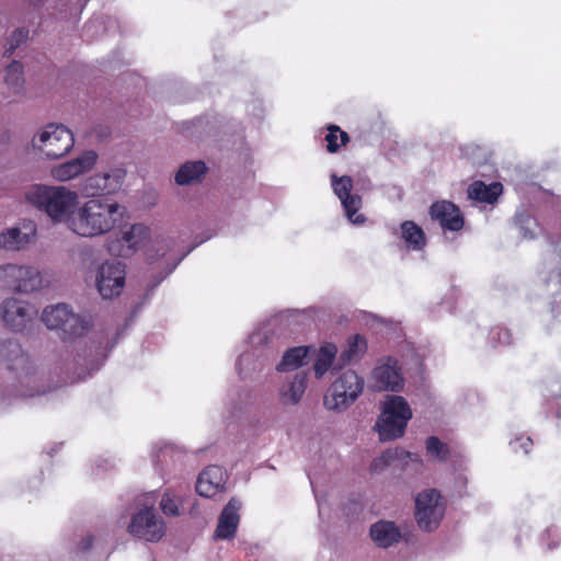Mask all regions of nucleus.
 I'll use <instances>...</instances> for the list:
<instances>
[{
	"instance_id": "nucleus-1",
	"label": "nucleus",
	"mask_w": 561,
	"mask_h": 561,
	"mask_svg": "<svg viewBox=\"0 0 561 561\" xmlns=\"http://www.w3.org/2000/svg\"><path fill=\"white\" fill-rule=\"evenodd\" d=\"M42 321L50 330H59L64 342H72V351H77L71 362L65 363V370L73 374V379L82 380L100 369L106 359L110 347L101 341L82 345L77 339L84 335L92 327L90 314L75 313L66 304L48 306L42 313Z\"/></svg>"
},
{
	"instance_id": "nucleus-2",
	"label": "nucleus",
	"mask_w": 561,
	"mask_h": 561,
	"mask_svg": "<svg viewBox=\"0 0 561 561\" xmlns=\"http://www.w3.org/2000/svg\"><path fill=\"white\" fill-rule=\"evenodd\" d=\"M122 216V206L117 202L91 198L75 208L69 229L83 238L100 237L108 233Z\"/></svg>"
},
{
	"instance_id": "nucleus-3",
	"label": "nucleus",
	"mask_w": 561,
	"mask_h": 561,
	"mask_svg": "<svg viewBox=\"0 0 561 561\" xmlns=\"http://www.w3.org/2000/svg\"><path fill=\"white\" fill-rule=\"evenodd\" d=\"M0 360L15 371L20 397H35L51 389L46 383L44 370H39L13 339H0Z\"/></svg>"
},
{
	"instance_id": "nucleus-4",
	"label": "nucleus",
	"mask_w": 561,
	"mask_h": 561,
	"mask_svg": "<svg viewBox=\"0 0 561 561\" xmlns=\"http://www.w3.org/2000/svg\"><path fill=\"white\" fill-rule=\"evenodd\" d=\"M24 197L53 222H69L78 203V194L62 185L32 184L25 190Z\"/></svg>"
},
{
	"instance_id": "nucleus-5",
	"label": "nucleus",
	"mask_w": 561,
	"mask_h": 561,
	"mask_svg": "<svg viewBox=\"0 0 561 561\" xmlns=\"http://www.w3.org/2000/svg\"><path fill=\"white\" fill-rule=\"evenodd\" d=\"M411 417V409L403 397H389L383 403L382 412L375 425L379 439L381 442H390L403 436Z\"/></svg>"
},
{
	"instance_id": "nucleus-6",
	"label": "nucleus",
	"mask_w": 561,
	"mask_h": 561,
	"mask_svg": "<svg viewBox=\"0 0 561 561\" xmlns=\"http://www.w3.org/2000/svg\"><path fill=\"white\" fill-rule=\"evenodd\" d=\"M252 351L243 352L236 364L238 375L248 378L261 371L278 354V344L264 332H255L250 336Z\"/></svg>"
},
{
	"instance_id": "nucleus-7",
	"label": "nucleus",
	"mask_w": 561,
	"mask_h": 561,
	"mask_svg": "<svg viewBox=\"0 0 561 561\" xmlns=\"http://www.w3.org/2000/svg\"><path fill=\"white\" fill-rule=\"evenodd\" d=\"M33 148L47 159H59L67 154L75 145L72 133L60 124H48L33 137Z\"/></svg>"
},
{
	"instance_id": "nucleus-8",
	"label": "nucleus",
	"mask_w": 561,
	"mask_h": 561,
	"mask_svg": "<svg viewBox=\"0 0 561 561\" xmlns=\"http://www.w3.org/2000/svg\"><path fill=\"white\" fill-rule=\"evenodd\" d=\"M363 389L364 379L356 371L348 369L331 385L324 396V407L328 410H345L357 400Z\"/></svg>"
},
{
	"instance_id": "nucleus-9",
	"label": "nucleus",
	"mask_w": 561,
	"mask_h": 561,
	"mask_svg": "<svg viewBox=\"0 0 561 561\" xmlns=\"http://www.w3.org/2000/svg\"><path fill=\"white\" fill-rule=\"evenodd\" d=\"M42 287L43 277L35 267L16 264L0 266V288L27 294Z\"/></svg>"
},
{
	"instance_id": "nucleus-10",
	"label": "nucleus",
	"mask_w": 561,
	"mask_h": 561,
	"mask_svg": "<svg viewBox=\"0 0 561 561\" xmlns=\"http://www.w3.org/2000/svg\"><path fill=\"white\" fill-rule=\"evenodd\" d=\"M445 514V503L436 489H427L415 497V519L425 531L436 529Z\"/></svg>"
},
{
	"instance_id": "nucleus-11",
	"label": "nucleus",
	"mask_w": 561,
	"mask_h": 561,
	"mask_svg": "<svg viewBox=\"0 0 561 561\" xmlns=\"http://www.w3.org/2000/svg\"><path fill=\"white\" fill-rule=\"evenodd\" d=\"M126 176L122 167H111L85 179L82 192L92 198L115 194L121 190Z\"/></svg>"
},
{
	"instance_id": "nucleus-12",
	"label": "nucleus",
	"mask_w": 561,
	"mask_h": 561,
	"mask_svg": "<svg viewBox=\"0 0 561 561\" xmlns=\"http://www.w3.org/2000/svg\"><path fill=\"white\" fill-rule=\"evenodd\" d=\"M125 265L116 260L103 262L96 270L94 284L104 299L118 296L125 285Z\"/></svg>"
},
{
	"instance_id": "nucleus-13",
	"label": "nucleus",
	"mask_w": 561,
	"mask_h": 561,
	"mask_svg": "<svg viewBox=\"0 0 561 561\" xmlns=\"http://www.w3.org/2000/svg\"><path fill=\"white\" fill-rule=\"evenodd\" d=\"M404 379L399 362L393 357L379 358L370 375V387L375 391L402 390Z\"/></svg>"
},
{
	"instance_id": "nucleus-14",
	"label": "nucleus",
	"mask_w": 561,
	"mask_h": 561,
	"mask_svg": "<svg viewBox=\"0 0 561 561\" xmlns=\"http://www.w3.org/2000/svg\"><path fill=\"white\" fill-rule=\"evenodd\" d=\"M552 249L545 255L538 278L553 295L561 294V236L558 240L547 232Z\"/></svg>"
},
{
	"instance_id": "nucleus-15",
	"label": "nucleus",
	"mask_w": 561,
	"mask_h": 561,
	"mask_svg": "<svg viewBox=\"0 0 561 561\" xmlns=\"http://www.w3.org/2000/svg\"><path fill=\"white\" fill-rule=\"evenodd\" d=\"M4 324L12 331L26 330L37 318L35 306L16 298L5 299L0 307Z\"/></svg>"
},
{
	"instance_id": "nucleus-16",
	"label": "nucleus",
	"mask_w": 561,
	"mask_h": 561,
	"mask_svg": "<svg viewBox=\"0 0 561 561\" xmlns=\"http://www.w3.org/2000/svg\"><path fill=\"white\" fill-rule=\"evenodd\" d=\"M331 186L334 194L341 201L347 219L353 225H363L366 221V217L363 214H358L362 207V197L357 194H352V178L348 175L337 176L335 173H332Z\"/></svg>"
},
{
	"instance_id": "nucleus-17",
	"label": "nucleus",
	"mask_w": 561,
	"mask_h": 561,
	"mask_svg": "<svg viewBox=\"0 0 561 561\" xmlns=\"http://www.w3.org/2000/svg\"><path fill=\"white\" fill-rule=\"evenodd\" d=\"M165 525L158 518L151 507H146L135 514L128 525V531L146 541L157 542L164 536Z\"/></svg>"
},
{
	"instance_id": "nucleus-18",
	"label": "nucleus",
	"mask_w": 561,
	"mask_h": 561,
	"mask_svg": "<svg viewBox=\"0 0 561 561\" xmlns=\"http://www.w3.org/2000/svg\"><path fill=\"white\" fill-rule=\"evenodd\" d=\"M428 215L432 220L439 224L444 231H459L465 225L459 207L449 201L434 202L430 207Z\"/></svg>"
},
{
	"instance_id": "nucleus-19",
	"label": "nucleus",
	"mask_w": 561,
	"mask_h": 561,
	"mask_svg": "<svg viewBox=\"0 0 561 561\" xmlns=\"http://www.w3.org/2000/svg\"><path fill=\"white\" fill-rule=\"evenodd\" d=\"M98 160V153L94 150H88L79 157L55 165L51 169L54 179L65 182L69 181L89 170H91Z\"/></svg>"
},
{
	"instance_id": "nucleus-20",
	"label": "nucleus",
	"mask_w": 561,
	"mask_h": 561,
	"mask_svg": "<svg viewBox=\"0 0 561 561\" xmlns=\"http://www.w3.org/2000/svg\"><path fill=\"white\" fill-rule=\"evenodd\" d=\"M242 502L237 497H231L229 502L222 508L218 524L214 531L215 540H230L234 538L239 523H240V510Z\"/></svg>"
},
{
	"instance_id": "nucleus-21",
	"label": "nucleus",
	"mask_w": 561,
	"mask_h": 561,
	"mask_svg": "<svg viewBox=\"0 0 561 561\" xmlns=\"http://www.w3.org/2000/svg\"><path fill=\"white\" fill-rule=\"evenodd\" d=\"M227 472L220 466L206 467L196 481V492L204 497H213L225 489Z\"/></svg>"
},
{
	"instance_id": "nucleus-22",
	"label": "nucleus",
	"mask_w": 561,
	"mask_h": 561,
	"mask_svg": "<svg viewBox=\"0 0 561 561\" xmlns=\"http://www.w3.org/2000/svg\"><path fill=\"white\" fill-rule=\"evenodd\" d=\"M369 537L378 548L388 549L401 541L402 533L394 522L380 519L370 525Z\"/></svg>"
},
{
	"instance_id": "nucleus-23",
	"label": "nucleus",
	"mask_w": 561,
	"mask_h": 561,
	"mask_svg": "<svg viewBox=\"0 0 561 561\" xmlns=\"http://www.w3.org/2000/svg\"><path fill=\"white\" fill-rule=\"evenodd\" d=\"M308 373L298 371L287 379L278 390L279 401L285 405L298 404L306 391Z\"/></svg>"
},
{
	"instance_id": "nucleus-24",
	"label": "nucleus",
	"mask_w": 561,
	"mask_h": 561,
	"mask_svg": "<svg viewBox=\"0 0 561 561\" xmlns=\"http://www.w3.org/2000/svg\"><path fill=\"white\" fill-rule=\"evenodd\" d=\"M207 172L208 168L204 161H186L179 168L174 180L178 185H191L199 183Z\"/></svg>"
},
{
	"instance_id": "nucleus-25",
	"label": "nucleus",
	"mask_w": 561,
	"mask_h": 561,
	"mask_svg": "<svg viewBox=\"0 0 561 561\" xmlns=\"http://www.w3.org/2000/svg\"><path fill=\"white\" fill-rule=\"evenodd\" d=\"M503 185L500 182L485 184L482 181H476L468 187L469 198L479 203L493 204L502 194Z\"/></svg>"
},
{
	"instance_id": "nucleus-26",
	"label": "nucleus",
	"mask_w": 561,
	"mask_h": 561,
	"mask_svg": "<svg viewBox=\"0 0 561 561\" xmlns=\"http://www.w3.org/2000/svg\"><path fill=\"white\" fill-rule=\"evenodd\" d=\"M310 350L313 348L311 346H296L287 350L282 360L276 365V370L287 373L300 368L307 363Z\"/></svg>"
},
{
	"instance_id": "nucleus-27",
	"label": "nucleus",
	"mask_w": 561,
	"mask_h": 561,
	"mask_svg": "<svg viewBox=\"0 0 561 561\" xmlns=\"http://www.w3.org/2000/svg\"><path fill=\"white\" fill-rule=\"evenodd\" d=\"M366 350L367 343L362 335L356 334L350 337L345 348L340 354L339 362L341 365L339 366V369L344 365L358 362L366 353Z\"/></svg>"
},
{
	"instance_id": "nucleus-28",
	"label": "nucleus",
	"mask_w": 561,
	"mask_h": 561,
	"mask_svg": "<svg viewBox=\"0 0 561 561\" xmlns=\"http://www.w3.org/2000/svg\"><path fill=\"white\" fill-rule=\"evenodd\" d=\"M401 238L408 248L413 251H421L426 245V236L423 229L412 220L401 224Z\"/></svg>"
},
{
	"instance_id": "nucleus-29",
	"label": "nucleus",
	"mask_w": 561,
	"mask_h": 561,
	"mask_svg": "<svg viewBox=\"0 0 561 561\" xmlns=\"http://www.w3.org/2000/svg\"><path fill=\"white\" fill-rule=\"evenodd\" d=\"M336 353L337 348L334 344L328 343L320 347L313 364V371L317 379H321L331 368Z\"/></svg>"
},
{
	"instance_id": "nucleus-30",
	"label": "nucleus",
	"mask_w": 561,
	"mask_h": 561,
	"mask_svg": "<svg viewBox=\"0 0 561 561\" xmlns=\"http://www.w3.org/2000/svg\"><path fill=\"white\" fill-rule=\"evenodd\" d=\"M30 241L27 233H22L19 228H9L0 233V248L9 251L22 249Z\"/></svg>"
},
{
	"instance_id": "nucleus-31",
	"label": "nucleus",
	"mask_w": 561,
	"mask_h": 561,
	"mask_svg": "<svg viewBox=\"0 0 561 561\" xmlns=\"http://www.w3.org/2000/svg\"><path fill=\"white\" fill-rule=\"evenodd\" d=\"M147 237L148 228L142 224H134L129 229L123 231L119 241L127 247L128 251H135Z\"/></svg>"
},
{
	"instance_id": "nucleus-32",
	"label": "nucleus",
	"mask_w": 561,
	"mask_h": 561,
	"mask_svg": "<svg viewBox=\"0 0 561 561\" xmlns=\"http://www.w3.org/2000/svg\"><path fill=\"white\" fill-rule=\"evenodd\" d=\"M5 84L14 92H20L24 85V71L23 65L13 60L5 69L4 75Z\"/></svg>"
},
{
	"instance_id": "nucleus-33",
	"label": "nucleus",
	"mask_w": 561,
	"mask_h": 561,
	"mask_svg": "<svg viewBox=\"0 0 561 561\" xmlns=\"http://www.w3.org/2000/svg\"><path fill=\"white\" fill-rule=\"evenodd\" d=\"M515 224L518 227L522 236L526 239H534L537 236V233L541 231V228H539L537 220L524 213L516 214Z\"/></svg>"
},
{
	"instance_id": "nucleus-34",
	"label": "nucleus",
	"mask_w": 561,
	"mask_h": 561,
	"mask_svg": "<svg viewBox=\"0 0 561 561\" xmlns=\"http://www.w3.org/2000/svg\"><path fill=\"white\" fill-rule=\"evenodd\" d=\"M350 140V136L346 131H343L336 125H330L328 127V134L325 136L327 150L334 153L339 150L341 145H346Z\"/></svg>"
},
{
	"instance_id": "nucleus-35",
	"label": "nucleus",
	"mask_w": 561,
	"mask_h": 561,
	"mask_svg": "<svg viewBox=\"0 0 561 561\" xmlns=\"http://www.w3.org/2000/svg\"><path fill=\"white\" fill-rule=\"evenodd\" d=\"M174 245V240L170 237L161 238L160 240H157L154 244L152 245V249L148 251V260L150 262L157 261L159 259L167 257Z\"/></svg>"
},
{
	"instance_id": "nucleus-36",
	"label": "nucleus",
	"mask_w": 561,
	"mask_h": 561,
	"mask_svg": "<svg viewBox=\"0 0 561 561\" xmlns=\"http://www.w3.org/2000/svg\"><path fill=\"white\" fill-rule=\"evenodd\" d=\"M426 450L431 457L439 461H445L450 455V450L447 444L439 440L436 436H430L426 439Z\"/></svg>"
},
{
	"instance_id": "nucleus-37",
	"label": "nucleus",
	"mask_w": 561,
	"mask_h": 561,
	"mask_svg": "<svg viewBox=\"0 0 561 561\" xmlns=\"http://www.w3.org/2000/svg\"><path fill=\"white\" fill-rule=\"evenodd\" d=\"M28 38V30L25 27L15 28L10 37L7 39V43L3 46V56L10 57L14 50L20 47L23 43H25Z\"/></svg>"
},
{
	"instance_id": "nucleus-38",
	"label": "nucleus",
	"mask_w": 561,
	"mask_h": 561,
	"mask_svg": "<svg viewBox=\"0 0 561 561\" xmlns=\"http://www.w3.org/2000/svg\"><path fill=\"white\" fill-rule=\"evenodd\" d=\"M174 448L170 444H156L152 449V461L157 468L162 467L168 458L174 455Z\"/></svg>"
},
{
	"instance_id": "nucleus-39",
	"label": "nucleus",
	"mask_w": 561,
	"mask_h": 561,
	"mask_svg": "<svg viewBox=\"0 0 561 561\" xmlns=\"http://www.w3.org/2000/svg\"><path fill=\"white\" fill-rule=\"evenodd\" d=\"M179 502V497L172 495L170 492H165L161 497L160 508L167 516H179L181 514Z\"/></svg>"
},
{
	"instance_id": "nucleus-40",
	"label": "nucleus",
	"mask_w": 561,
	"mask_h": 561,
	"mask_svg": "<svg viewBox=\"0 0 561 561\" xmlns=\"http://www.w3.org/2000/svg\"><path fill=\"white\" fill-rule=\"evenodd\" d=\"M193 249H194V247L188 248L187 251H185L184 253H182L180 256H176V257H173L171 255L168 256L165 271L163 273H160L159 276L154 279L153 284L151 285V289L156 288L167 276H169L176 268V266L181 263V261L191 251H193Z\"/></svg>"
},
{
	"instance_id": "nucleus-41",
	"label": "nucleus",
	"mask_w": 561,
	"mask_h": 561,
	"mask_svg": "<svg viewBox=\"0 0 561 561\" xmlns=\"http://www.w3.org/2000/svg\"><path fill=\"white\" fill-rule=\"evenodd\" d=\"M511 339V332L506 328L494 327L490 330L489 342L494 347L501 345H510Z\"/></svg>"
},
{
	"instance_id": "nucleus-42",
	"label": "nucleus",
	"mask_w": 561,
	"mask_h": 561,
	"mask_svg": "<svg viewBox=\"0 0 561 561\" xmlns=\"http://www.w3.org/2000/svg\"><path fill=\"white\" fill-rule=\"evenodd\" d=\"M400 453L401 451L399 449H387L373 461V469L377 470L379 468L382 469L383 467H387L392 460L400 457Z\"/></svg>"
},
{
	"instance_id": "nucleus-43",
	"label": "nucleus",
	"mask_w": 561,
	"mask_h": 561,
	"mask_svg": "<svg viewBox=\"0 0 561 561\" xmlns=\"http://www.w3.org/2000/svg\"><path fill=\"white\" fill-rule=\"evenodd\" d=\"M510 445L515 453L522 449L527 455L529 453V448L533 445V440L530 437L520 436L515 438L514 440H511Z\"/></svg>"
},
{
	"instance_id": "nucleus-44",
	"label": "nucleus",
	"mask_w": 561,
	"mask_h": 561,
	"mask_svg": "<svg viewBox=\"0 0 561 561\" xmlns=\"http://www.w3.org/2000/svg\"><path fill=\"white\" fill-rule=\"evenodd\" d=\"M343 511L345 512V514L347 516L348 515L355 516V515H358L362 513L363 505L357 500H350L348 503L344 506Z\"/></svg>"
},
{
	"instance_id": "nucleus-45",
	"label": "nucleus",
	"mask_w": 561,
	"mask_h": 561,
	"mask_svg": "<svg viewBox=\"0 0 561 561\" xmlns=\"http://www.w3.org/2000/svg\"><path fill=\"white\" fill-rule=\"evenodd\" d=\"M546 536L557 538V540H552L551 542L547 543V547L549 550L556 548L559 545V537H558L557 530L554 528H552V527L547 528V530L545 531V534L541 537L542 541H545Z\"/></svg>"
},
{
	"instance_id": "nucleus-46",
	"label": "nucleus",
	"mask_w": 561,
	"mask_h": 561,
	"mask_svg": "<svg viewBox=\"0 0 561 561\" xmlns=\"http://www.w3.org/2000/svg\"><path fill=\"white\" fill-rule=\"evenodd\" d=\"M93 542V537L91 535L85 536L82 538L80 545L78 546V550L81 552L88 551Z\"/></svg>"
},
{
	"instance_id": "nucleus-47",
	"label": "nucleus",
	"mask_w": 561,
	"mask_h": 561,
	"mask_svg": "<svg viewBox=\"0 0 561 561\" xmlns=\"http://www.w3.org/2000/svg\"><path fill=\"white\" fill-rule=\"evenodd\" d=\"M205 123H208L206 117H197L193 121V125L196 127V128H202L204 126Z\"/></svg>"
},
{
	"instance_id": "nucleus-48",
	"label": "nucleus",
	"mask_w": 561,
	"mask_h": 561,
	"mask_svg": "<svg viewBox=\"0 0 561 561\" xmlns=\"http://www.w3.org/2000/svg\"><path fill=\"white\" fill-rule=\"evenodd\" d=\"M101 462H104V465H105V466H104V469H110V468H112V467H113V466H112V463H111L108 460H106V459H102V460H98V461H96V469H98V470H99V469H101V468H103V466H102V463H101Z\"/></svg>"
},
{
	"instance_id": "nucleus-49",
	"label": "nucleus",
	"mask_w": 561,
	"mask_h": 561,
	"mask_svg": "<svg viewBox=\"0 0 561 561\" xmlns=\"http://www.w3.org/2000/svg\"><path fill=\"white\" fill-rule=\"evenodd\" d=\"M551 314L556 319L561 316V307H556L554 304L551 306Z\"/></svg>"
},
{
	"instance_id": "nucleus-50",
	"label": "nucleus",
	"mask_w": 561,
	"mask_h": 561,
	"mask_svg": "<svg viewBox=\"0 0 561 561\" xmlns=\"http://www.w3.org/2000/svg\"><path fill=\"white\" fill-rule=\"evenodd\" d=\"M94 25V21H90L88 22L85 25H84V31L88 33L90 32V30L92 28V26Z\"/></svg>"
},
{
	"instance_id": "nucleus-51",
	"label": "nucleus",
	"mask_w": 561,
	"mask_h": 561,
	"mask_svg": "<svg viewBox=\"0 0 561 561\" xmlns=\"http://www.w3.org/2000/svg\"><path fill=\"white\" fill-rule=\"evenodd\" d=\"M300 314H301L300 312L296 311L294 314H291L290 317H288V318L286 319V321H287V322H289V319H290V318L299 317Z\"/></svg>"
},
{
	"instance_id": "nucleus-52",
	"label": "nucleus",
	"mask_w": 561,
	"mask_h": 561,
	"mask_svg": "<svg viewBox=\"0 0 561 561\" xmlns=\"http://www.w3.org/2000/svg\"><path fill=\"white\" fill-rule=\"evenodd\" d=\"M557 417L561 419V411L557 412Z\"/></svg>"
}]
</instances>
